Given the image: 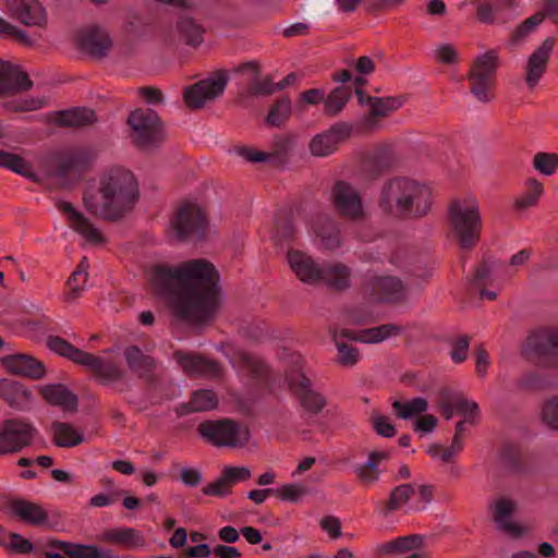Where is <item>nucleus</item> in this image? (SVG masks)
<instances>
[{
	"instance_id": "28",
	"label": "nucleus",
	"mask_w": 558,
	"mask_h": 558,
	"mask_svg": "<svg viewBox=\"0 0 558 558\" xmlns=\"http://www.w3.org/2000/svg\"><path fill=\"white\" fill-rule=\"evenodd\" d=\"M31 87L32 82L24 72L0 60V95L13 94Z\"/></svg>"
},
{
	"instance_id": "15",
	"label": "nucleus",
	"mask_w": 558,
	"mask_h": 558,
	"mask_svg": "<svg viewBox=\"0 0 558 558\" xmlns=\"http://www.w3.org/2000/svg\"><path fill=\"white\" fill-rule=\"evenodd\" d=\"M517 510V502L508 497H499L490 505L492 517L497 529L513 538L526 532V529L515 520Z\"/></svg>"
},
{
	"instance_id": "61",
	"label": "nucleus",
	"mask_w": 558,
	"mask_h": 558,
	"mask_svg": "<svg viewBox=\"0 0 558 558\" xmlns=\"http://www.w3.org/2000/svg\"><path fill=\"white\" fill-rule=\"evenodd\" d=\"M493 268L489 264L481 265L474 275L472 284L480 289L481 287L492 282Z\"/></svg>"
},
{
	"instance_id": "38",
	"label": "nucleus",
	"mask_w": 558,
	"mask_h": 558,
	"mask_svg": "<svg viewBox=\"0 0 558 558\" xmlns=\"http://www.w3.org/2000/svg\"><path fill=\"white\" fill-rule=\"evenodd\" d=\"M395 414L401 420H411L428 409V401L423 397H416L411 400H396L392 403Z\"/></svg>"
},
{
	"instance_id": "4",
	"label": "nucleus",
	"mask_w": 558,
	"mask_h": 558,
	"mask_svg": "<svg viewBox=\"0 0 558 558\" xmlns=\"http://www.w3.org/2000/svg\"><path fill=\"white\" fill-rule=\"evenodd\" d=\"M449 221L453 235L464 250L472 248L482 230V217L477 199L464 195L453 199L449 206Z\"/></svg>"
},
{
	"instance_id": "64",
	"label": "nucleus",
	"mask_w": 558,
	"mask_h": 558,
	"mask_svg": "<svg viewBox=\"0 0 558 558\" xmlns=\"http://www.w3.org/2000/svg\"><path fill=\"white\" fill-rule=\"evenodd\" d=\"M320 526L332 538H338L341 535V523L336 517L330 515L322 519Z\"/></svg>"
},
{
	"instance_id": "50",
	"label": "nucleus",
	"mask_w": 558,
	"mask_h": 558,
	"mask_svg": "<svg viewBox=\"0 0 558 558\" xmlns=\"http://www.w3.org/2000/svg\"><path fill=\"white\" fill-rule=\"evenodd\" d=\"M291 112V101L288 98H282L276 102V105L270 109L266 121L270 125H280L282 124Z\"/></svg>"
},
{
	"instance_id": "37",
	"label": "nucleus",
	"mask_w": 558,
	"mask_h": 558,
	"mask_svg": "<svg viewBox=\"0 0 558 558\" xmlns=\"http://www.w3.org/2000/svg\"><path fill=\"white\" fill-rule=\"evenodd\" d=\"M100 538L105 542L128 547L142 546L144 543L141 534L131 527H120L106 531Z\"/></svg>"
},
{
	"instance_id": "42",
	"label": "nucleus",
	"mask_w": 558,
	"mask_h": 558,
	"mask_svg": "<svg viewBox=\"0 0 558 558\" xmlns=\"http://www.w3.org/2000/svg\"><path fill=\"white\" fill-rule=\"evenodd\" d=\"M543 191V185L538 181L534 179L529 180L525 191L517 197L514 207L518 210H526L536 206Z\"/></svg>"
},
{
	"instance_id": "21",
	"label": "nucleus",
	"mask_w": 558,
	"mask_h": 558,
	"mask_svg": "<svg viewBox=\"0 0 558 558\" xmlns=\"http://www.w3.org/2000/svg\"><path fill=\"white\" fill-rule=\"evenodd\" d=\"M313 235L325 251H336L342 245V235L338 223L328 217H319L311 225Z\"/></svg>"
},
{
	"instance_id": "30",
	"label": "nucleus",
	"mask_w": 558,
	"mask_h": 558,
	"mask_svg": "<svg viewBox=\"0 0 558 558\" xmlns=\"http://www.w3.org/2000/svg\"><path fill=\"white\" fill-rule=\"evenodd\" d=\"M320 284H326L335 290H344L351 283V269L339 262L323 264Z\"/></svg>"
},
{
	"instance_id": "2",
	"label": "nucleus",
	"mask_w": 558,
	"mask_h": 558,
	"mask_svg": "<svg viewBox=\"0 0 558 558\" xmlns=\"http://www.w3.org/2000/svg\"><path fill=\"white\" fill-rule=\"evenodd\" d=\"M138 199V180L124 167L106 169L83 198L86 210L105 220H117L129 214Z\"/></svg>"
},
{
	"instance_id": "3",
	"label": "nucleus",
	"mask_w": 558,
	"mask_h": 558,
	"mask_svg": "<svg viewBox=\"0 0 558 558\" xmlns=\"http://www.w3.org/2000/svg\"><path fill=\"white\" fill-rule=\"evenodd\" d=\"M430 187L417 180L398 177L385 182L378 195V207L393 217L418 218L432 208Z\"/></svg>"
},
{
	"instance_id": "40",
	"label": "nucleus",
	"mask_w": 558,
	"mask_h": 558,
	"mask_svg": "<svg viewBox=\"0 0 558 558\" xmlns=\"http://www.w3.org/2000/svg\"><path fill=\"white\" fill-rule=\"evenodd\" d=\"M423 538L418 535H409L399 537L392 542H388L381 546V551L385 554H399L404 555L421 549Z\"/></svg>"
},
{
	"instance_id": "34",
	"label": "nucleus",
	"mask_w": 558,
	"mask_h": 558,
	"mask_svg": "<svg viewBox=\"0 0 558 558\" xmlns=\"http://www.w3.org/2000/svg\"><path fill=\"white\" fill-rule=\"evenodd\" d=\"M53 442L58 447H75L83 442V434L65 422H53L51 425Z\"/></svg>"
},
{
	"instance_id": "12",
	"label": "nucleus",
	"mask_w": 558,
	"mask_h": 558,
	"mask_svg": "<svg viewBox=\"0 0 558 558\" xmlns=\"http://www.w3.org/2000/svg\"><path fill=\"white\" fill-rule=\"evenodd\" d=\"M35 427L23 420H7L0 425V454L17 452L28 446Z\"/></svg>"
},
{
	"instance_id": "10",
	"label": "nucleus",
	"mask_w": 558,
	"mask_h": 558,
	"mask_svg": "<svg viewBox=\"0 0 558 558\" xmlns=\"http://www.w3.org/2000/svg\"><path fill=\"white\" fill-rule=\"evenodd\" d=\"M330 202L340 216L360 220L366 216L361 192L350 182L338 180L330 190Z\"/></svg>"
},
{
	"instance_id": "22",
	"label": "nucleus",
	"mask_w": 558,
	"mask_h": 558,
	"mask_svg": "<svg viewBox=\"0 0 558 558\" xmlns=\"http://www.w3.org/2000/svg\"><path fill=\"white\" fill-rule=\"evenodd\" d=\"M553 48L554 40L551 38H547L529 57L525 73V82L529 87L534 88L538 84L541 77L546 71Z\"/></svg>"
},
{
	"instance_id": "5",
	"label": "nucleus",
	"mask_w": 558,
	"mask_h": 558,
	"mask_svg": "<svg viewBox=\"0 0 558 558\" xmlns=\"http://www.w3.org/2000/svg\"><path fill=\"white\" fill-rule=\"evenodd\" d=\"M48 347L51 351L85 366L102 383H112L121 377L120 368L116 364L75 348L60 337H49Z\"/></svg>"
},
{
	"instance_id": "53",
	"label": "nucleus",
	"mask_w": 558,
	"mask_h": 558,
	"mask_svg": "<svg viewBox=\"0 0 558 558\" xmlns=\"http://www.w3.org/2000/svg\"><path fill=\"white\" fill-rule=\"evenodd\" d=\"M452 402H454L456 409L461 415H463L471 423L474 422V418L478 412V404L475 401L454 393V397H452Z\"/></svg>"
},
{
	"instance_id": "39",
	"label": "nucleus",
	"mask_w": 558,
	"mask_h": 558,
	"mask_svg": "<svg viewBox=\"0 0 558 558\" xmlns=\"http://www.w3.org/2000/svg\"><path fill=\"white\" fill-rule=\"evenodd\" d=\"M352 96V92L349 87L339 86L325 96L324 112L327 116L335 117L339 114L348 104Z\"/></svg>"
},
{
	"instance_id": "6",
	"label": "nucleus",
	"mask_w": 558,
	"mask_h": 558,
	"mask_svg": "<svg viewBox=\"0 0 558 558\" xmlns=\"http://www.w3.org/2000/svg\"><path fill=\"white\" fill-rule=\"evenodd\" d=\"M290 369L286 375L288 386L298 398L301 407L311 414H317L326 404L324 397L314 388L310 374L305 371L304 359L293 353Z\"/></svg>"
},
{
	"instance_id": "17",
	"label": "nucleus",
	"mask_w": 558,
	"mask_h": 558,
	"mask_svg": "<svg viewBox=\"0 0 558 558\" xmlns=\"http://www.w3.org/2000/svg\"><path fill=\"white\" fill-rule=\"evenodd\" d=\"M365 294L371 302H396L405 295V287L397 277H372L367 280Z\"/></svg>"
},
{
	"instance_id": "46",
	"label": "nucleus",
	"mask_w": 558,
	"mask_h": 558,
	"mask_svg": "<svg viewBox=\"0 0 558 558\" xmlns=\"http://www.w3.org/2000/svg\"><path fill=\"white\" fill-rule=\"evenodd\" d=\"M310 493L307 486L301 483L281 485L276 489V495L282 501L298 502Z\"/></svg>"
},
{
	"instance_id": "29",
	"label": "nucleus",
	"mask_w": 558,
	"mask_h": 558,
	"mask_svg": "<svg viewBox=\"0 0 558 558\" xmlns=\"http://www.w3.org/2000/svg\"><path fill=\"white\" fill-rule=\"evenodd\" d=\"M0 397L12 408L23 410L33 402L32 392L20 381L0 379Z\"/></svg>"
},
{
	"instance_id": "11",
	"label": "nucleus",
	"mask_w": 558,
	"mask_h": 558,
	"mask_svg": "<svg viewBox=\"0 0 558 558\" xmlns=\"http://www.w3.org/2000/svg\"><path fill=\"white\" fill-rule=\"evenodd\" d=\"M128 122L133 132V141L141 147L154 145L163 137L161 122L153 109L140 108L132 111Z\"/></svg>"
},
{
	"instance_id": "19",
	"label": "nucleus",
	"mask_w": 558,
	"mask_h": 558,
	"mask_svg": "<svg viewBox=\"0 0 558 558\" xmlns=\"http://www.w3.org/2000/svg\"><path fill=\"white\" fill-rule=\"evenodd\" d=\"M1 363L8 372L32 379H41L47 374L45 365L29 354H9L1 359Z\"/></svg>"
},
{
	"instance_id": "18",
	"label": "nucleus",
	"mask_w": 558,
	"mask_h": 558,
	"mask_svg": "<svg viewBox=\"0 0 558 558\" xmlns=\"http://www.w3.org/2000/svg\"><path fill=\"white\" fill-rule=\"evenodd\" d=\"M351 126L348 123H336L328 131L315 135L310 143V150L313 156L326 157L331 155L338 144L348 137Z\"/></svg>"
},
{
	"instance_id": "56",
	"label": "nucleus",
	"mask_w": 558,
	"mask_h": 558,
	"mask_svg": "<svg viewBox=\"0 0 558 558\" xmlns=\"http://www.w3.org/2000/svg\"><path fill=\"white\" fill-rule=\"evenodd\" d=\"M544 20L542 13H536L531 17L526 19L517 29L514 37L517 40L524 38L532 31H534Z\"/></svg>"
},
{
	"instance_id": "33",
	"label": "nucleus",
	"mask_w": 558,
	"mask_h": 558,
	"mask_svg": "<svg viewBox=\"0 0 558 558\" xmlns=\"http://www.w3.org/2000/svg\"><path fill=\"white\" fill-rule=\"evenodd\" d=\"M11 510L13 514L17 515L31 525L48 524V514L46 510L37 504L17 499L12 501Z\"/></svg>"
},
{
	"instance_id": "13",
	"label": "nucleus",
	"mask_w": 558,
	"mask_h": 558,
	"mask_svg": "<svg viewBox=\"0 0 558 558\" xmlns=\"http://www.w3.org/2000/svg\"><path fill=\"white\" fill-rule=\"evenodd\" d=\"M228 77L223 73H216L207 80L197 82L184 92V101L190 109H199L207 101L221 96L226 89Z\"/></svg>"
},
{
	"instance_id": "32",
	"label": "nucleus",
	"mask_w": 558,
	"mask_h": 558,
	"mask_svg": "<svg viewBox=\"0 0 558 558\" xmlns=\"http://www.w3.org/2000/svg\"><path fill=\"white\" fill-rule=\"evenodd\" d=\"M38 390L43 398L52 405L61 407L64 410H74L76 408V396L63 385H43L38 387Z\"/></svg>"
},
{
	"instance_id": "31",
	"label": "nucleus",
	"mask_w": 558,
	"mask_h": 558,
	"mask_svg": "<svg viewBox=\"0 0 558 558\" xmlns=\"http://www.w3.org/2000/svg\"><path fill=\"white\" fill-rule=\"evenodd\" d=\"M96 120L94 110L85 107H76L57 112L53 122L59 126L78 128L93 124Z\"/></svg>"
},
{
	"instance_id": "45",
	"label": "nucleus",
	"mask_w": 558,
	"mask_h": 558,
	"mask_svg": "<svg viewBox=\"0 0 558 558\" xmlns=\"http://www.w3.org/2000/svg\"><path fill=\"white\" fill-rule=\"evenodd\" d=\"M539 418L548 428L558 430V395L543 402L539 410Z\"/></svg>"
},
{
	"instance_id": "41",
	"label": "nucleus",
	"mask_w": 558,
	"mask_h": 558,
	"mask_svg": "<svg viewBox=\"0 0 558 558\" xmlns=\"http://www.w3.org/2000/svg\"><path fill=\"white\" fill-rule=\"evenodd\" d=\"M88 264L87 259L84 257L76 270L72 272L68 280V284L70 287V292L66 295V300L73 301L78 298L82 292L86 289V283L88 279L87 272Z\"/></svg>"
},
{
	"instance_id": "60",
	"label": "nucleus",
	"mask_w": 558,
	"mask_h": 558,
	"mask_svg": "<svg viewBox=\"0 0 558 558\" xmlns=\"http://www.w3.org/2000/svg\"><path fill=\"white\" fill-rule=\"evenodd\" d=\"M9 547L20 554H29L34 550L33 543L17 533L11 534Z\"/></svg>"
},
{
	"instance_id": "48",
	"label": "nucleus",
	"mask_w": 558,
	"mask_h": 558,
	"mask_svg": "<svg viewBox=\"0 0 558 558\" xmlns=\"http://www.w3.org/2000/svg\"><path fill=\"white\" fill-rule=\"evenodd\" d=\"M0 167L7 168L21 175H29L31 167L17 155L0 150Z\"/></svg>"
},
{
	"instance_id": "23",
	"label": "nucleus",
	"mask_w": 558,
	"mask_h": 558,
	"mask_svg": "<svg viewBox=\"0 0 558 558\" xmlns=\"http://www.w3.org/2000/svg\"><path fill=\"white\" fill-rule=\"evenodd\" d=\"M58 207L65 213L70 219L71 228L82 238L92 244H99L104 241L100 230L89 221L86 217L77 211L72 204L68 202H59Z\"/></svg>"
},
{
	"instance_id": "7",
	"label": "nucleus",
	"mask_w": 558,
	"mask_h": 558,
	"mask_svg": "<svg viewBox=\"0 0 558 558\" xmlns=\"http://www.w3.org/2000/svg\"><path fill=\"white\" fill-rule=\"evenodd\" d=\"M201 436L218 448H242L248 444V428L231 418L207 420L199 424Z\"/></svg>"
},
{
	"instance_id": "16",
	"label": "nucleus",
	"mask_w": 558,
	"mask_h": 558,
	"mask_svg": "<svg viewBox=\"0 0 558 558\" xmlns=\"http://www.w3.org/2000/svg\"><path fill=\"white\" fill-rule=\"evenodd\" d=\"M287 263L294 276L302 282L310 286L320 284L323 264L308 253L289 248L287 252Z\"/></svg>"
},
{
	"instance_id": "8",
	"label": "nucleus",
	"mask_w": 558,
	"mask_h": 558,
	"mask_svg": "<svg viewBox=\"0 0 558 558\" xmlns=\"http://www.w3.org/2000/svg\"><path fill=\"white\" fill-rule=\"evenodd\" d=\"M206 228L207 221L202 208L191 202L181 204L169 223V232L175 240H202L206 235Z\"/></svg>"
},
{
	"instance_id": "47",
	"label": "nucleus",
	"mask_w": 558,
	"mask_h": 558,
	"mask_svg": "<svg viewBox=\"0 0 558 558\" xmlns=\"http://www.w3.org/2000/svg\"><path fill=\"white\" fill-rule=\"evenodd\" d=\"M414 495V487L410 484L397 486L390 494L387 510L396 511L404 506Z\"/></svg>"
},
{
	"instance_id": "14",
	"label": "nucleus",
	"mask_w": 558,
	"mask_h": 558,
	"mask_svg": "<svg viewBox=\"0 0 558 558\" xmlns=\"http://www.w3.org/2000/svg\"><path fill=\"white\" fill-rule=\"evenodd\" d=\"M10 15L25 26L44 29L48 12L43 0H7Z\"/></svg>"
},
{
	"instance_id": "20",
	"label": "nucleus",
	"mask_w": 558,
	"mask_h": 558,
	"mask_svg": "<svg viewBox=\"0 0 558 558\" xmlns=\"http://www.w3.org/2000/svg\"><path fill=\"white\" fill-rule=\"evenodd\" d=\"M523 352L526 355L537 356H546L557 353L558 328L543 329L531 332L523 345Z\"/></svg>"
},
{
	"instance_id": "49",
	"label": "nucleus",
	"mask_w": 558,
	"mask_h": 558,
	"mask_svg": "<svg viewBox=\"0 0 558 558\" xmlns=\"http://www.w3.org/2000/svg\"><path fill=\"white\" fill-rule=\"evenodd\" d=\"M463 448L462 438L459 435H454L452 444L449 448H441L440 446H434L428 449V453L442 462H449L458 454Z\"/></svg>"
},
{
	"instance_id": "58",
	"label": "nucleus",
	"mask_w": 558,
	"mask_h": 558,
	"mask_svg": "<svg viewBox=\"0 0 558 558\" xmlns=\"http://www.w3.org/2000/svg\"><path fill=\"white\" fill-rule=\"evenodd\" d=\"M469 339L466 337H461L456 340L453 347L450 351V357L454 363H462L469 352Z\"/></svg>"
},
{
	"instance_id": "25",
	"label": "nucleus",
	"mask_w": 558,
	"mask_h": 558,
	"mask_svg": "<svg viewBox=\"0 0 558 558\" xmlns=\"http://www.w3.org/2000/svg\"><path fill=\"white\" fill-rule=\"evenodd\" d=\"M403 331V328L396 324H385L378 327L362 329L359 331H343L342 336L349 338L351 341L361 342L365 344H376L384 342L390 338L398 337Z\"/></svg>"
},
{
	"instance_id": "54",
	"label": "nucleus",
	"mask_w": 558,
	"mask_h": 558,
	"mask_svg": "<svg viewBox=\"0 0 558 558\" xmlns=\"http://www.w3.org/2000/svg\"><path fill=\"white\" fill-rule=\"evenodd\" d=\"M221 475L223 476V481L229 483L230 486L244 482L251 477V471L246 466H232L228 465L222 470Z\"/></svg>"
},
{
	"instance_id": "63",
	"label": "nucleus",
	"mask_w": 558,
	"mask_h": 558,
	"mask_svg": "<svg viewBox=\"0 0 558 558\" xmlns=\"http://www.w3.org/2000/svg\"><path fill=\"white\" fill-rule=\"evenodd\" d=\"M452 397H454L453 392L450 390H442L437 402L447 420L452 418L453 408H456L454 402H452Z\"/></svg>"
},
{
	"instance_id": "59",
	"label": "nucleus",
	"mask_w": 558,
	"mask_h": 558,
	"mask_svg": "<svg viewBox=\"0 0 558 558\" xmlns=\"http://www.w3.org/2000/svg\"><path fill=\"white\" fill-rule=\"evenodd\" d=\"M230 487L229 483L223 481L221 475L216 482L205 486L203 493L208 496L225 497L230 493Z\"/></svg>"
},
{
	"instance_id": "57",
	"label": "nucleus",
	"mask_w": 558,
	"mask_h": 558,
	"mask_svg": "<svg viewBox=\"0 0 558 558\" xmlns=\"http://www.w3.org/2000/svg\"><path fill=\"white\" fill-rule=\"evenodd\" d=\"M48 102L46 97H26L14 105L16 111H35L45 107Z\"/></svg>"
},
{
	"instance_id": "43",
	"label": "nucleus",
	"mask_w": 558,
	"mask_h": 558,
	"mask_svg": "<svg viewBox=\"0 0 558 558\" xmlns=\"http://www.w3.org/2000/svg\"><path fill=\"white\" fill-rule=\"evenodd\" d=\"M124 357L132 372L142 374L149 371L154 366V361L150 356L144 355L140 348L131 345L125 348Z\"/></svg>"
},
{
	"instance_id": "51",
	"label": "nucleus",
	"mask_w": 558,
	"mask_h": 558,
	"mask_svg": "<svg viewBox=\"0 0 558 558\" xmlns=\"http://www.w3.org/2000/svg\"><path fill=\"white\" fill-rule=\"evenodd\" d=\"M371 111L376 117H385L397 110L401 102L395 98H369Z\"/></svg>"
},
{
	"instance_id": "44",
	"label": "nucleus",
	"mask_w": 558,
	"mask_h": 558,
	"mask_svg": "<svg viewBox=\"0 0 558 558\" xmlns=\"http://www.w3.org/2000/svg\"><path fill=\"white\" fill-rule=\"evenodd\" d=\"M178 32L187 45L197 46L203 41V29L191 17L184 16L178 22Z\"/></svg>"
},
{
	"instance_id": "26",
	"label": "nucleus",
	"mask_w": 558,
	"mask_h": 558,
	"mask_svg": "<svg viewBox=\"0 0 558 558\" xmlns=\"http://www.w3.org/2000/svg\"><path fill=\"white\" fill-rule=\"evenodd\" d=\"M390 459V451L384 449H376L368 453L367 459L363 463L354 466V473L357 478L365 485L376 483L381 473V464Z\"/></svg>"
},
{
	"instance_id": "35",
	"label": "nucleus",
	"mask_w": 558,
	"mask_h": 558,
	"mask_svg": "<svg viewBox=\"0 0 558 558\" xmlns=\"http://www.w3.org/2000/svg\"><path fill=\"white\" fill-rule=\"evenodd\" d=\"M218 404L217 395L209 389H199L194 391L192 399L189 403L182 404L180 408L181 414L191 412H204L216 409Z\"/></svg>"
},
{
	"instance_id": "27",
	"label": "nucleus",
	"mask_w": 558,
	"mask_h": 558,
	"mask_svg": "<svg viewBox=\"0 0 558 558\" xmlns=\"http://www.w3.org/2000/svg\"><path fill=\"white\" fill-rule=\"evenodd\" d=\"M175 359L183 372L189 375L205 376L208 378H215L221 375V368L217 363L198 355L178 352L175 353Z\"/></svg>"
},
{
	"instance_id": "52",
	"label": "nucleus",
	"mask_w": 558,
	"mask_h": 558,
	"mask_svg": "<svg viewBox=\"0 0 558 558\" xmlns=\"http://www.w3.org/2000/svg\"><path fill=\"white\" fill-rule=\"evenodd\" d=\"M534 168L545 175H550L558 167V156L539 153L534 157Z\"/></svg>"
},
{
	"instance_id": "62",
	"label": "nucleus",
	"mask_w": 558,
	"mask_h": 558,
	"mask_svg": "<svg viewBox=\"0 0 558 558\" xmlns=\"http://www.w3.org/2000/svg\"><path fill=\"white\" fill-rule=\"evenodd\" d=\"M373 427L376 433L383 437L390 438L395 436L396 428L385 416H376L373 418Z\"/></svg>"
},
{
	"instance_id": "24",
	"label": "nucleus",
	"mask_w": 558,
	"mask_h": 558,
	"mask_svg": "<svg viewBox=\"0 0 558 558\" xmlns=\"http://www.w3.org/2000/svg\"><path fill=\"white\" fill-rule=\"evenodd\" d=\"M80 47L92 57L104 58L112 47V38L105 28L94 26L82 33Z\"/></svg>"
},
{
	"instance_id": "1",
	"label": "nucleus",
	"mask_w": 558,
	"mask_h": 558,
	"mask_svg": "<svg viewBox=\"0 0 558 558\" xmlns=\"http://www.w3.org/2000/svg\"><path fill=\"white\" fill-rule=\"evenodd\" d=\"M147 276L172 313L184 322H208L219 308L218 272L206 259L186 260L175 266L156 264Z\"/></svg>"
},
{
	"instance_id": "55",
	"label": "nucleus",
	"mask_w": 558,
	"mask_h": 558,
	"mask_svg": "<svg viewBox=\"0 0 558 558\" xmlns=\"http://www.w3.org/2000/svg\"><path fill=\"white\" fill-rule=\"evenodd\" d=\"M435 61L440 63H454L458 60V52L450 44L438 45L432 52Z\"/></svg>"
},
{
	"instance_id": "36",
	"label": "nucleus",
	"mask_w": 558,
	"mask_h": 558,
	"mask_svg": "<svg viewBox=\"0 0 558 558\" xmlns=\"http://www.w3.org/2000/svg\"><path fill=\"white\" fill-rule=\"evenodd\" d=\"M343 331H350V330L349 329H337L332 332V340H333L337 351H338L337 361L340 365H342L344 367H352L355 364H357V362L361 359V354L356 348L348 344L344 341L345 339H348V340H350V339L344 338L342 336Z\"/></svg>"
},
{
	"instance_id": "9",
	"label": "nucleus",
	"mask_w": 558,
	"mask_h": 558,
	"mask_svg": "<svg viewBox=\"0 0 558 558\" xmlns=\"http://www.w3.org/2000/svg\"><path fill=\"white\" fill-rule=\"evenodd\" d=\"M499 65V54L495 49L487 50L476 57L469 74L471 94L482 102L490 101V88L494 75Z\"/></svg>"
}]
</instances>
